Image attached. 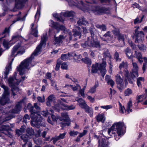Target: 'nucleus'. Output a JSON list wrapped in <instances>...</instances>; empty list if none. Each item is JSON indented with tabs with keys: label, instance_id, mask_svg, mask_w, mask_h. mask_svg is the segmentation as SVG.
I'll list each match as a JSON object with an SVG mask.
<instances>
[{
	"label": "nucleus",
	"instance_id": "1",
	"mask_svg": "<svg viewBox=\"0 0 147 147\" xmlns=\"http://www.w3.org/2000/svg\"><path fill=\"white\" fill-rule=\"evenodd\" d=\"M47 39V34H43L40 44L36 47L30 57L22 62L20 65L17 67V70L21 76V79L18 80L16 79V74L15 73L13 77H11L8 79V83L9 86L11 88L12 94L14 96L16 95L15 92L19 90V89L17 86L20 82L24 81L26 78L25 76H23V75L25 73L26 69H30L31 67L34 66L35 64V62L33 61L34 56H37L41 53L42 49L45 47Z\"/></svg>",
	"mask_w": 147,
	"mask_h": 147
},
{
	"label": "nucleus",
	"instance_id": "2",
	"mask_svg": "<svg viewBox=\"0 0 147 147\" xmlns=\"http://www.w3.org/2000/svg\"><path fill=\"white\" fill-rule=\"evenodd\" d=\"M125 128L124 123L116 122L114 123L109 129L108 133L109 135L114 136L116 140H118L124 134L123 129Z\"/></svg>",
	"mask_w": 147,
	"mask_h": 147
},
{
	"label": "nucleus",
	"instance_id": "3",
	"mask_svg": "<svg viewBox=\"0 0 147 147\" xmlns=\"http://www.w3.org/2000/svg\"><path fill=\"white\" fill-rule=\"evenodd\" d=\"M27 107L30 113V117L32 120L31 121V124L32 126L35 125V124L33 122L38 123L42 121V119L38 112L40 110V108L37 103H34V106L31 104L29 103Z\"/></svg>",
	"mask_w": 147,
	"mask_h": 147
},
{
	"label": "nucleus",
	"instance_id": "4",
	"mask_svg": "<svg viewBox=\"0 0 147 147\" xmlns=\"http://www.w3.org/2000/svg\"><path fill=\"white\" fill-rule=\"evenodd\" d=\"M25 52V49L21 43L19 42L15 45L12 48L11 56L15 57L17 55H21Z\"/></svg>",
	"mask_w": 147,
	"mask_h": 147
},
{
	"label": "nucleus",
	"instance_id": "5",
	"mask_svg": "<svg viewBox=\"0 0 147 147\" xmlns=\"http://www.w3.org/2000/svg\"><path fill=\"white\" fill-rule=\"evenodd\" d=\"M103 62L99 65L98 67V64L96 63L95 64L92 65V73H96L97 72L98 69L100 71L102 76L104 77L106 73V70L105 69V67L106 65V62L104 61V59H103Z\"/></svg>",
	"mask_w": 147,
	"mask_h": 147
},
{
	"label": "nucleus",
	"instance_id": "6",
	"mask_svg": "<svg viewBox=\"0 0 147 147\" xmlns=\"http://www.w3.org/2000/svg\"><path fill=\"white\" fill-rule=\"evenodd\" d=\"M75 15V13L73 11H66L65 12L61 13L60 17L58 16V15L57 13L53 14V17L57 19V21L63 22L64 21V17H74Z\"/></svg>",
	"mask_w": 147,
	"mask_h": 147
},
{
	"label": "nucleus",
	"instance_id": "7",
	"mask_svg": "<svg viewBox=\"0 0 147 147\" xmlns=\"http://www.w3.org/2000/svg\"><path fill=\"white\" fill-rule=\"evenodd\" d=\"M1 87L4 89V91L2 97L0 99V104L4 105L6 103L8 102L9 100V92L8 91V88L7 87L2 85Z\"/></svg>",
	"mask_w": 147,
	"mask_h": 147
},
{
	"label": "nucleus",
	"instance_id": "8",
	"mask_svg": "<svg viewBox=\"0 0 147 147\" xmlns=\"http://www.w3.org/2000/svg\"><path fill=\"white\" fill-rule=\"evenodd\" d=\"M13 117L10 116L8 117H6L5 119H3L2 117L0 118V124L11 119ZM10 129L9 126L7 125H1L0 126V133H3L7 135L8 134V130Z\"/></svg>",
	"mask_w": 147,
	"mask_h": 147
},
{
	"label": "nucleus",
	"instance_id": "9",
	"mask_svg": "<svg viewBox=\"0 0 147 147\" xmlns=\"http://www.w3.org/2000/svg\"><path fill=\"white\" fill-rule=\"evenodd\" d=\"M57 102L58 104H56L55 106V108L59 110L61 108L63 109H66L69 110L74 109L75 108V106L73 105L70 106L65 105L61 102L60 100H58Z\"/></svg>",
	"mask_w": 147,
	"mask_h": 147
},
{
	"label": "nucleus",
	"instance_id": "10",
	"mask_svg": "<svg viewBox=\"0 0 147 147\" xmlns=\"http://www.w3.org/2000/svg\"><path fill=\"white\" fill-rule=\"evenodd\" d=\"M92 3L95 4L96 2L94 1H92L91 3L88 5V8L87 7L88 10L92 11L96 15L100 14L102 12V9L99 7L94 5Z\"/></svg>",
	"mask_w": 147,
	"mask_h": 147
},
{
	"label": "nucleus",
	"instance_id": "11",
	"mask_svg": "<svg viewBox=\"0 0 147 147\" xmlns=\"http://www.w3.org/2000/svg\"><path fill=\"white\" fill-rule=\"evenodd\" d=\"M136 36L135 42L141 43L144 40V34L142 31H139L136 29L135 31Z\"/></svg>",
	"mask_w": 147,
	"mask_h": 147
},
{
	"label": "nucleus",
	"instance_id": "12",
	"mask_svg": "<svg viewBox=\"0 0 147 147\" xmlns=\"http://www.w3.org/2000/svg\"><path fill=\"white\" fill-rule=\"evenodd\" d=\"M61 116L63 118L59 117L58 118L59 120L61 121L66 122V123H61L63 126H69L70 124V119L69 118L68 116L67 113H61Z\"/></svg>",
	"mask_w": 147,
	"mask_h": 147
},
{
	"label": "nucleus",
	"instance_id": "13",
	"mask_svg": "<svg viewBox=\"0 0 147 147\" xmlns=\"http://www.w3.org/2000/svg\"><path fill=\"white\" fill-rule=\"evenodd\" d=\"M115 79L118 88L120 91H122L124 88V82L123 79L121 78L120 75L117 74L115 76Z\"/></svg>",
	"mask_w": 147,
	"mask_h": 147
},
{
	"label": "nucleus",
	"instance_id": "14",
	"mask_svg": "<svg viewBox=\"0 0 147 147\" xmlns=\"http://www.w3.org/2000/svg\"><path fill=\"white\" fill-rule=\"evenodd\" d=\"M69 4L70 5L72 6L73 5H76L79 8L81 9H85L87 8L86 5H85L82 1H80L77 5H76L74 2L71 1L70 0H67Z\"/></svg>",
	"mask_w": 147,
	"mask_h": 147
},
{
	"label": "nucleus",
	"instance_id": "15",
	"mask_svg": "<svg viewBox=\"0 0 147 147\" xmlns=\"http://www.w3.org/2000/svg\"><path fill=\"white\" fill-rule=\"evenodd\" d=\"M137 103H139L142 100H144L143 103L144 105H147V92H146L144 95H140L137 97Z\"/></svg>",
	"mask_w": 147,
	"mask_h": 147
},
{
	"label": "nucleus",
	"instance_id": "16",
	"mask_svg": "<svg viewBox=\"0 0 147 147\" xmlns=\"http://www.w3.org/2000/svg\"><path fill=\"white\" fill-rule=\"evenodd\" d=\"M98 147H108L109 144L108 140L103 139L102 138H100L98 142Z\"/></svg>",
	"mask_w": 147,
	"mask_h": 147
},
{
	"label": "nucleus",
	"instance_id": "17",
	"mask_svg": "<svg viewBox=\"0 0 147 147\" xmlns=\"http://www.w3.org/2000/svg\"><path fill=\"white\" fill-rule=\"evenodd\" d=\"M28 0H15V7L17 9L22 8Z\"/></svg>",
	"mask_w": 147,
	"mask_h": 147
},
{
	"label": "nucleus",
	"instance_id": "18",
	"mask_svg": "<svg viewBox=\"0 0 147 147\" xmlns=\"http://www.w3.org/2000/svg\"><path fill=\"white\" fill-rule=\"evenodd\" d=\"M24 38L17 33H16L12 36V39L10 40V42L12 43V44H14L16 41L18 40H23Z\"/></svg>",
	"mask_w": 147,
	"mask_h": 147
},
{
	"label": "nucleus",
	"instance_id": "19",
	"mask_svg": "<svg viewBox=\"0 0 147 147\" xmlns=\"http://www.w3.org/2000/svg\"><path fill=\"white\" fill-rule=\"evenodd\" d=\"M24 100H22L17 103L14 109L13 110L12 112L14 113H18L21 109V106L23 103Z\"/></svg>",
	"mask_w": 147,
	"mask_h": 147
},
{
	"label": "nucleus",
	"instance_id": "20",
	"mask_svg": "<svg viewBox=\"0 0 147 147\" xmlns=\"http://www.w3.org/2000/svg\"><path fill=\"white\" fill-rule=\"evenodd\" d=\"M56 99L55 96L53 94L49 95L47 99L46 104L48 106H50L53 103H54Z\"/></svg>",
	"mask_w": 147,
	"mask_h": 147
},
{
	"label": "nucleus",
	"instance_id": "21",
	"mask_svg": "<svg viewBox=\"0 0 147 147\" xmlns=\"http://www.w3.org/2000/svg\"><path fill=\"white\" fill-rule=\"evenodd\" d=\"M88 43V45L90 47H99V43L97 41H96L92 39L91 41H88L85 42L86 44Z\"/></svg>",
	"mask_w": 147,
	"mask_h": 147
},
{
	"label": "nucleus",
	"instance_id": "22",
	"mask_svg": "<svg viewBox=\"0 0 147 147\" xmlns=\"http://www.w3.org/2000/svg\"><path fill=\"white\" fill-rule=\"evenodd\" d=\"M66 132H65L62 134H60L58 136L53 138L51 140H53V142L54 144H55L58 140L63 139L65 137V135L66 134Z\"/></svg>",
	"mask_w": 147,
	"mask_h": 147
},
{
	"label": "nucleus",
	"instance_id": "23",
	"mask_svg": "<svg viewBox=\"0 0 147 147\" xmlns=\"http://www.w3.org/2000/svg\"><path fill=\"white\" fill-rule=\"evenodd\" d=\"M105 79L108 84L111 85L112 87L114 85L115 82L111 79L109 76L106 75L105 77Z\"/></svg>",
	"mask_w": 147,
	"mask_h": 147
},
{
	"label": "nucleus",
	"instance_id": "24",
	"mask_svg": "<svg viewBox=\"0 0 147 147\" xmlns=\"http://www.w3.org/2000/svg\"><path fill=\"white\" fill-rule=\"evenodd\" d=\"M55 37V44L56 46L59 45L62 43V40L64 38L63 36H60L59 37Z\"/></svg>",
	"mask_w": 147,
	"mask_h": 147
},
{
	"label": "nucleus",
	"instance_id": "25",
	"mask_svg": "<svg viewBox=\"0 0 147 147\" xmlns=\"http://www.w3.org/2000/svg\"><path fill=\"white\" fill-rule=\"evenodd\" d=\"M134 55V57H136L138 59V61L140 63H142L143 62L142 56L140 53L136 51Z\"/></svg>",
	"mask_w": 147,
	"mask_h": 147
},
{
	"label": "nucleus",
	"instance_id": "26",
	"mask_svg": "<svg viewBox=\"0 0 147 147\" xmlns=\"http://www.w3.org/2000/svg\"><path fill=\"white\" fill-rule=\"evenodd\" d=\"M84 109L85 110V111L87 112L90 117H92L93 114V109L89 107L87 105H86Z\"/></svg>",
	"mask_w": 147,
	"mask_h": 147
},
{
	"label": "nucleus",
	"instance_id": "27",
	"mask_svg": "<svg viewBox=\"0 0 147 147\" xmlns=\"http://www.w3.org/2000/svg\"><path fill=\"white\" fill-rule=\"evenodd\" d=\"M105 117L103 114H98L96 117V119L98 122H101L104 123L105 120Z\"/></svg>",
	"mask_w": 147,
	"mask_h": 147
},
{
	"label": "nucleus",
	"instance_id": "28",
	"mask_svg": "<svg viewBox=\"0 0 147 147\" xmlns=\"http://www.w3.org/2000/svg\"><path fill=\"white\" fill-rule=\"evenodd\" d=\"M125 52L129 59H131L133 57L132 56V53L131 49L129 48H127L125 51Z\"/></svg>",
	"mask_w": 147,
	"mask_h": 147
},
{
	"label": "nucleus",
	"instance_id": "29",
	"mask_svg": "<svg viewBox=\"0 0 147 147\" xmlns=\"http://www.w3.org/2000/svg\"><path fill=\"white\" fill-rule=\"evenodd\" d=\"M124 73L125 75L128 79L129 82L130 84H132L133 83V81L132 80H134V79H132V77L131 78L130 77H129V73L127 69H126L124 71Z\"/></svg>",
	"mask_w": 147,
	"mask_h": 147
},
{
	"label": "nucleus",
	"instance_id": "30",
	"mask_svg": "<svg viewBox=\"0 0 147 147\" xmlns=\"http://www.w3.org/2000/svg\"><path fill=\"white\" fill-rule=\"evenodd\" d=\"M77 98H76V100L79 103L80 106L82 108H85L86 106L87 105L85 101L82 98H80L78 99H77Z\"/></svg>",
	"mask_w": 147,
	"mask_h": 147
},
{
	"label": "nucleus",
	"instance_id": "31",
	"mask_svg": "<svg viewBox=\"0 0 147 147\" xmlns=\"http://www.w3.org/2000/svg\"><path fill=\"white\" fill-rule=\"evenodd\" d=\"M77 23L80 26L82 25H86L88 24V22L85 20L83 17L79 19L77 22Z\"/></svg>",
	"mask_w": 147,
	"mask_h": 147
},
{
	"label": "nucleus",
	"instance_id": "32",
	"mask_svg": "<svg viewBox=\"0 0 147 147\" xmlns=\"http://www.w3.org/2000/svg\"><path fill=\"white\" fill-rule=\"evenodd\" d=\"M58 24L55 22H54L53 20L50 21L49 26L52 28H64L63 26H59Z\"/></svg>",
	"mask_w": 147,
	"mask_h": 147
},
{
	"label": "nucleus",
	"instance_id": "33",
	"mask_svg": "<svg viewBox=\"0 0 147 147\" xmlns=\"http://www.w3.org/2000/svg\"><path fill=\"white\" fill-rule=\"evenodd\" d=\"M99 86L98 82L97 81L96 82L95 85L94 86L90 88V89L89 91V92L91 93H93L95 92L96 89Z\"/></svg>",
	"mask_w": 147,
	"mask_h": 147
},
{
	"label": "nucleus",
	"instance_id": "34",
	"mask_svg": "<svg viewBox=\"0 0 147 147\" xmlns=\"http://www.w3.org/2000/svg\"><path fill=\"white\" fill-rule=\"evenodd\" d=\"M144 17V16L143 15L141 17L140 16L137 17L134 20V23L135 24L139 23L141 22Z\"/></svg>",
	"mask_w": 147,
	"mask_h": 147
},
{
	"label": "nucleus",
	"instance_id": "35",
	"mask_svg": "<svg viewBox=\"0 0 147 147\" xmlns=\"http://www.w3.org/2000/svg\"><path fill=\"white\" fill-rule=\"evenodd\" d=\"M38 31L37 28H31L30 34L33 35L35 37H37L38 36Z\"/></svg>",
	"mask_w": 147,
	"mask_h": 147
},
{
	"label": "nucleus",
	"instance_id": "36",
	"mask_svg": "<svg viewBox=\"0 0 147 147\" xmlns=\"http://www.w3.org/2000/svg\"><path fill=\"white\" fill-rule=\"evenodd\" d=\"M21 15V12H19V14L18 15V17H17L16 18V20H14L13 21V23H14L16 21H18L20 20L21 21H24L25 20L26 17V15L24 16H23V17L21 18L20 16V15Z\"/></svg>",
	"mask_w": 147,
	"mask_h": 147
},
{
	"label": "nucleus",
	"instance_id": "37",
	"mask_svg": "<svg viewBox=\"0 0 147 147\" xmlns=\"http://www.w3.org/2000/svg\"><path fill=\"white\" fill-rule=\"evenodd\" d=\"M144 79V78L142 77H140L138 78L137 79V85L139 87H141L142 85L141 83L143 82Z\"/></svg>",
	"mask_w": 147,
	"mask_h": 147
},
{
	"label": "nucleus",
	"instance_id": "38",
	"mask_svg": "<svg viewBox=\"0 0 147 147\" xmlns=\"http://www.w3.org/2000/svg\"><path fill=\"white\" fill-rule=\"evenodd\" d=\"M132 102L131 100H130L128 102L126 112L127 114H128L129 113V111L132 112V110L131 108L132 107Z\"/></svg>",
	"mask_w": 147,
	"mask_h": 147
},
{
	"label": "nucleus",
	"instance_id": "39",
	"mask_svg": "<svg viewBox=\"0 0 147 147\" xmlns=\"http://www.w3.org/2000/svg\"><path fill=\"white\" fill-rule=\"evenodd\" d=\"M29 138H31V137L34 134L33 130L31 128H28L27 130V134Z\"/></svg>",
	"mask_w": 147,
	"mask_h": 147
},
{
	"label": "nucleus",
	"instance_id": "40",
	"mask_svg": "<svg viewBox=\"0 0 147 147\" xmlns=\"http://www.w3.org/2000/svg\"><path fill=\"white\" fill-rule=\"evenodd\" d=\"M10 44L12 45V43H11L10 42V41L9 42H8L6 40H4L3 42V45L4 48L7 49H8L10 46L9 45Z\"/></svg>",
	"mask_w": 147,
	"mask_h": 147
},
{
	"label": "nucleus",
	"instance_id": "41",
	"mask_svg": "<svg viewBox=\"0 0 147 147\" xmlns=\"http://www.w3.org/2000/svg\"><path fill=\"white\" fill-rule=\"evenodd\" d=\"M40 6H39L37 8V12L35 16V19L38 20L40 14Z\"/></svg>",
	"mask_w": 147,
	"mask_h": 147
},
{
	"label": "nucleus",
	"instance_id": "42",
	"mask_svg": "<svg viewBox=\"0 0 147 147\" xmlns=\"http://www.w3.org/2000/svg\"><path fill=\"white\" fill-rule=\"evenodd\" d=\"M70 57V53H69L68 54H62L61 55V58L62 60L65 61L68 59Z\"/></svg>",
	"mask_w": 147,
	"mask_h": 147
},
{
	"label": "nucleus",
	"instance_id": "43",
	"mask_svg": "<svg viewBox=\"0 0 147 147\" xmlns=\"http://www.w3.org/2000/svg\"><path fill=\"white\" fill-rule=\"evenodd\" d=\"M138 71L132 70V72H131V76L133 79H134L135 78L138 77Z\"/></svg>",
	"mask_w": 147,
	"mask_h": 147
},
{
	"label": "nucleus",
	"instance_id": "44",
	"mask_svg": "<svg viewBox=\"0 0 147 147\" xmlns=\"http://www.w3.org/2000/svg\"><path fill=\"white\" fill-rule=\"evenodd\" d=\"M82 60L84 62L87 64L88 67L90 66L91 64V61L90 59L86 57L84 59H82Z\"/></svg>",
	"mask_w": 147,
	"mask_h": 147
},
{
	"label": "nucleus",
	"instance_id": "45",
	"mask_svg": "<svg viewBox=\"0 0 147 147\" xmlns=\"http://www.w3.org/2000/svg\"><path fill=\"white\" fill-rule=\"evenodd\" d=\"M128 67V65L127 63H125L124 61H123L119 65V68L120 69L122 68L126 69Z\"/></svg>",
	"mask_w": 147,
	"mask_h": 147
},
{
	"label": "nucleus",
	"instance_id": "46",
	"mask_svg": "<svg viewBox=\"0 0 147 147\" xmlns=\"http://www.w3.org/2000/svg\"><path fill=\"white\" fill-rule=\"evenodd\" d=\"M119 111L121 113H124L125 111L127 113L126 110H125L124 106H122L120 102H119Z\"/></svg>",
	"mask_w": 147,
	"mask_h": 147
},
{
	"label": "nucleus",
	"instance_id": "47",
	"mask_svg": "<svg viewBox=\"0 0 147 147\" xmlns=\"http://www.w3.org/2000/svg\"><path fill=\"white\" fill-rule=\"evenodd\" d=\"M131 60L132 62V65L133 67V69H132V70H136H136L138 71V66L137 64L136 63L133 62V59H132Z\"/></svg>",
	"mask_w": 147,
	"mask_h": 147
},
{
	"label": "nucleus",
	"instance_id": "48",
	"mask_svg": "<svg viewBox=\"0 0 147 147\" xmlns=\"http://www.w3.org/2000/svg\"><path fill=\"white\" fill-rule=\"evenodd\" d=\"M70 88L74 91H76L78 90L79 89L81 88V87L78 84L76 85L75 86H73L72 85H70Z\"/></svg>",
	"mask_w": 147,
	"mask_h": 147
},
{
	"label": "nucleus",
	"instance_id": "49",
	"mask_svg": "<svg viewBox=\"0 0 147 147\" xmlns=\"http://www.w3.org/2000/svg\"><path fill=\"white\" fill-rule=\"evenodd\" d=\"M30 120V117L28 115L26 114L24 116L23 118V122L26 123Z\"/></svg>",
	"mask_w": 147,
	"mask_h": 147
},
{
	"label": "nucleus",
	"instance_id": "50",
	"mask_svg": "<svg viewBox=\"0 0 147 147\" xmlns=\"http://www.w3.org/2000/svg\"><path fill=\"white\" fill-rule=\"evenodd\" d=\"M11 67L10 65H9L7 66L5 69V70L4 72L5 74H8L9 71L11 70Z\"/></svg>",
	"mask_w": 147,
	"mask_h": 147
},
{
	"label": "nucleus",
	"instance_id": "51",
	"mask_svg": "<svg viewBox=\"0 0 147 147\" xmlns=\"http://www.w3.org/2000/svg\"><path fill=\"white\" fill-rule=\"evenodd\" d=\"M132 7L134 8H138L140 10H142V7L140 6L138 4L136 3H135L134 4H132Z\"/></svg>",
	"mask_w": 147,
	"mask_h": 147
},
{
	"label": "nucleus",
	"instance_id": "52",
	"mask_svg": "<svg viewBox=\"0 0 147 147\" xmlns=\"http://www.w3.org/2000/svg\"><path fill=\"white\" fill-rule=\"evenodd\" d=\"M28 137L27 134H26V135H23L21 136V138L26 143V142H27V141H28Z\"/></svg>",
	"mask_w": 147,
	"mask_h": 147
},
{
	"label": "nucleus",
	"instance_id": "53",
	"mask_svg": "<svg viewBox=\"0 0 147 147\" xmlns=\"http://www.w3.org/2000/svg\"><path fill=\"white\" fill-rule=\"evenodd\" d=\"M132 91L129 88H127L125 92V96H129L132 94Z\"/></svg>",
	"mask_w": 147,
	"mask_h": 147
},
{
	"label": "nucleus",
	"instance_id": "54",
	"mask_svg": "<svg viewBox=\"0 0 147 147\" xmlns=\"http://www.w3.org/2000/svg\"><path fill=\"white\" fill-rule=\"evenodd\" d=\"M69 134L71 136H75L78 134V132L74 131H71L69 133Z\"/></svg>",
	"mask_w": 147,
	"mask_h": 147
},
{
	"label": "nucleus",
	"instance_id": "55",
	"mask_svg": "<svg viewBox=\"0 0 147 147\" xmlns=\"http://www.w3.org/2000/svg\"><path fill=\"white\" fill-rule=\"evenodd\" d=\"M113 32L115 35L117 36V37L120 34L119 30L116 28H115V29L113 31Z\"/></svg>",
	"mask_w": 147,
	"mask_h": 147
},
{
	"label": "nucleus",
	"instance_id": "56",
	"mask_svg": "<svg viewBox=\"0 0 147 147\" xmlns=\"http://www.w3.org/2000/svg\"><path fill=\"white\" fill-rule=\"evenodd\" d=\"M24 129H22L20 128V129H17L16 130V134L18 135V136L21 135L24 131Z\"/></svg>",
	"mask_w": 147,
	"mask_h": 147
},
{
	"label": "nucleus",
	"instance_id": "57",
	"mask_svg": "<svg viewBox=\"0 0 147 147\" xmlns=\"http://www.w3.org/2000/svg\"><path fill=\"white\" fill-rule=\"evenodd\" d=\"M61 63V61L59 59H58L57 61V63L56 65L55 70H58L60 67V64Z\"/></svg>",
	"mask_w": 147,
	"mask_h": 147
},
{
	"label": "nucleus",
	"instance_id": "58",
	"mask_svg": "<svg viewBox=\"0 0 147 147\" xmlns=\"http://www.w3.org/2000/svg\"><path fill=\"white\" fill-rule=\"evenodd\" d=\"M119 57L118 53L117 52H115L114 55V58L116 61L119 62L121 61V59L119 58Z\"/></svg>",
	"mask_w": 147,
	"mask_h": 147
},
{
	"label": "nucleus",
	"instance_id": "59",
	"mask_svg": "<svg viewBox=\"0 0 147 147\" xmlns=\"http://www.w3.org/2000/svg\"><path fill=\"white\" fill-rule=\"evenodd\" d=\"M104 56L105 57H108L109 59L111 58V57L109 53V51H107V53L104 52Z\"/></svg>",
	"mask_w": 147,
	"mask_h": 147
},
{
	"label": "nucleus",
	"instance_id": "60",
	"mask_svg": "<svg viewBox=\"0 0 147 147\" xmlns=\"http://www.w3.org/2000/svg\"><path fill=\"white\" fill-rule=\"evenodd\" d=\"M51 117L53 121H58L59 120L58 118H59V117L58 116H57L56 117L54 115H52Z\"/></svg>",
	"mask_w": 147,
	"mask_h": 147
},
{
	"label": "nucleus",
	"instance_id": "61",
	"mask_svg": "<svg viewBox=\"0 0 147 147\" xmlns=\"http://www.w3.org/2000/svg\"><path fill=\"white\" fill-rule=\"evenodd\" d=\"M100 107L102 109H105L106 110H108L112 108V106L111 105L101 106Z\"/></svg>",
	"mask_w": 147,
	"mask_h": 147
},
{
	"label": "nucleus",
	"instance_id": "62",
	"mask_svg": "<svg viewBox=\"0 0 147 147\" xmlns=\"http://www.w3.org/2000/svg\"><path fill=\"white\" fill-rule=\"evenodd\" d=\"M138 46L139 48L141 50L144 51L146 49V47L143 44H141L140 45H139Z\"/></svg>",
	"mask_w": 147,
	"mask_h": 147
},
{
	"label": "nucleus",
	"instance_id": "63",
	"mask_svg": "<svg viewBox=\"0 0 147 147\" xmlns=\"http://www.w3.org/2000/svg\"><path fill=\"white\" fill-rule=\"evenodd\" d=\"M110 33L109 32H108L104 35V37L108 40L110 39L111 38Z\"/></svg>",
	"mask_w": 147,
	"mask_h": 147
},
{
	"label": "nucleus",
	"instance_id": "64",
	"mask_svg": "<svg viewBox=\"0 0 147 147\" xmlns=\"http://www.w3.org/2000/svg\"><path fill=\"white\" fill-rule=\"evenodd\" d=\"M61 68L63 69H67V65L66 63L65 62H64L62 63Z\"/></svg>",
	"mask_w": 147,
	"mask_h": 147
}]
</instances>
